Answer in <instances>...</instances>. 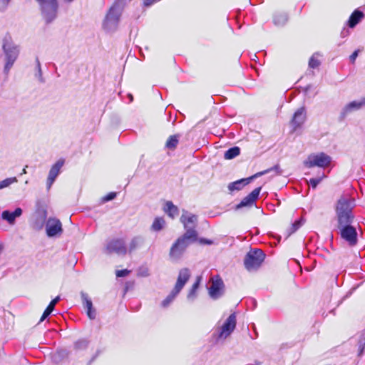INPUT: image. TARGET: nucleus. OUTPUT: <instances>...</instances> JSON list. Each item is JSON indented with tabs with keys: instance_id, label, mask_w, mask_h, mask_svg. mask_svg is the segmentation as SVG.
Returning <instances> with one entry per match:
<instances>
[{
	"instance_id": "f257e3e1",
	"label": "nucleus",
	"mask_w": 365,
	"mask_h": 365,
	"mask_svg": "<svg viewBox=\"0 0 365 365\" xmlns=\"http://www.w3.org/2000/svg\"><path fill=\"white\" fill-rule=\"evenodd\" d=\"M354 201L350 197L342 196L338 200L336 205L337 227L351 225L354 219Z\"/></svg>"
},
{
	"instance_id": "f03ea898",
	"label": "nucleus",
	"mask_w": 365,
	"mask_h": 365,
	"mask_svg": "<svg viewBox=\"0 0 365 365\" xmlns=\"http://www.w3.org/2000/svg\"><path fill=\"white\" fill-rule=\"evenodd\" d=\"M197 240V232L193 230L185 232L178 237L172 245L170 250V257L173 260H178L183 255L187 247Z\"/></svg>"
},
{
	"instance_id": "7ed1b4c3",
	"label": "nucleus",
	"mask_w": 365,
	"mask_h": 365,
	"mask_svg": "<svg viewBox=\"0 0 365 365\" xmlns=\"http://www.w3.org/2000/svg\"><path fill=\"white\" fill-rule=\"evenodd\" d=\"M124 4L125 0H117L110 8L103 24L106 31L112 32L117 29Z\"/></svg>"
},
{
	"instance_id": "20e7f679",
	"label": "nucleus",
	"mask_w": 365,
	"mask_h": 365,
	"mask_svg": "<svg viewBox=\"0 0 365 365\" xmlns=\"http://www.w3.org/2000/svg\"><path fill=\"white\" fill-rule=\"evenodd\" d=\"M2 48L5 56L4 73H8L19 55V47L15 44L10 37L3 40Z\"/></svg>"
},
{
	"instance_id": "39448f33",
	"label": "nucleus",
	"mask_w": 365,
	"mask_h": 365,
	"mask_svg": "<svg viewBox=\"0 0 365 365\" xmlns=\"http://www.w3.org/2000/svg\"><path fill=\"white\" fill-rule=\"evenodd\" d=\"M271 172H274V175H279L282 174V170L280 169L279 165H274V167H272V168H271L269 169L265 170L262 171V172H259V173L255 174L254 175H252V176H251L250 178H243V179H241V180H237L235 182L230 183L229 185H228V189L231 192L235 191V190H240L242 189V187L245 185H246L248 183H250L252 180H253V179H255L256 178H258L259 176L264 175H265L267 173H271Z\"/></svg>"
},
{
	"instance_id": "423d86ee",
	"label": "nucleus",
	"mask_w": 365,
	"mask_h": 365,
	"mask_svg": "<svg viewBox=\"0 0 365 365\" xmlns=\"http://www.w3.org/2000/svg\"><path fill=\"white\" fill-rule=\"evenodd\" d=\"M265 257L264 252L259 249L251 250L245 256L244 264L248 271L257 269Z\"/></svg>"
},
{
	"instance_id": "0eeeda50",
	"label": "nucleus",
	"mask_w": 365,
	"mask_h": 365,
	"mask_svg": "<svg viewBox=\"0 0 365 365\" xmlns=\"http://www.w3.org/2000/svg\"><path fill=\"white\" fill-rule=\"evenodd\" d=\"M40 6L42 16L47 23L53 21L57 16L56 0H36Z\"/></svg>"
},
{
	"instance_id": "6e6552de",
	"label": "nucleus",
	"mask_w": 365,
	"mask_h": 365,
	"mask_svg": "<svg viewBox=\"0 0 365 365\" xmlns=\"http://www.w3.org/2000/svg\"><path fill=\"white\" fill-rule=\"evenodd\" d=\"M47 210L46 208L38 204L35 212L30 220V225L32 229L39 231L43 229L46 223Z\"/></svg>"
},
{
	"instance_id": "1a4fd4ad",
	"label": "nucleus",
	"mask_w": 365,
	"mask_h": 365,
	"mask_svg": "<svg viewBox=\"0 0 365 365\" xmlns=\"http://www.w3.org/2000/svg\"><path fill=\"white\" fill-rule=\"evenodd\" d=\"M331 161V158L329 155L324 153H320L318 154H312L308 156L307 160L304 161V165L307 168H313L315 166L319 168L328 167Z\"/></svg>"
},
{
	"instance_id": "9d476101",
	"label": "nucleus",
	"mask_w": 365,
	"mask_h": 365,
	"mask_svg": "<svg viewBox=\"0 0 365 365\" xmlns=\"http://www.w3.org/2000/svg\"><path fill=\"white\" fill-rule=\"evenodd\" d=\"M341 238L346 242L349 246L354 247L358 243V234L356 229L352 226L346 225L338 227Z\"/></svg>"
},
{
	"instance_id": "9b49d317",
	"label": "nucleus",
	"mask_w": 365,
	"mask_h": 365,
	"mask_svg": "<svg viewBox=\"0 0 365 365\" xmlns=\"http://www.w3.org/2000/svg\"><path fill=\"white\" fill-rule=\"evenodd\" d=\"M236 327V316L235 314H231L225 320L224 324L220 328L218 338L226 339L234 331Z\"/></svg>"
},
{
	"instance_id": "f8f14e48",
	"label": "nucleus",
	"mask_w": 365,
	"mask_h": 365,
	"mask_svg": "<svg viewBox=\"0 0 365 365\" xmlns=\"http://www.w3.org/2000/svg\"><path fill=\"white\" fill-rule=\"evenodd\" d=\"M126 251L125 242L123 239L111 240L107 243L106 247V252L107 254L115 252L118 255H124L126 254Z\"/></svg>"
},
{
	"instance_id": "ddd939ff",
	"label": "nucleus",
	"mask_w": 365,
	"mask_h": 365,
	"mask_svg": "<svg viewBox=\"0 0 365 365\" xmlns=\"http://www.w3.org/2000/svg\"><path fill=\"white\" fill-rule=\"evenodd\" d=\"M180 222L182 223L184 229L186 232L193 230L197 232L195 228L197 222V216L192 214L187 210H183L180 217Z\"/></svg>"
},
{
	"instance_id": "4468645a",
	"label": "nucleus",
	"mask_w": 365,
	"mask_h": 365,
	"mask_svg": "<svg viewBox=\"0 0 365 365\" xmlns=\"http://www.w3.org/2000/svg\"><path fill=\"white\" fill-rule=\"evenodd\" d=\"M45 226L46 234L50 237L60 235L63 232L62 224L61 221L56 217H49Z\"/></svg>"
},
{
	"instance_id": "2eb2a0df",
	"label": "nucleus",
	"mask_w": 365,
	"mask_h": 365,
	"mask_svg": "<svg viewBox=\"0 0 365 365\" xmlns=\"http://www.w3.org/2000/svg\"><path fill=\"white\" fill-rule=\"evenodd\" d=\"M64 162L65 161L63 159H59L51 168L49 173H48V178L46 180L47 190H50L52 185L55 182L56 178L58 177V175H59V173L61 172V169L62 168V167L64 165Z\"/></svg>"
},
{
	"instance_id": "dca6fc26",
	"label": "nucleus",
	"mask_w": 365,
	"mask_h": 365,
	"mask_svg": "<svg viewBox=\"0 0 365 365\" xmlns=\"http://www.w3.org/2000/svg\"><path fill=\"white\" fill-rule=\"evenodd\" d=\"M224 283L218 277L212 278V284L209 288V294L211 298L217 299L223 294Z\"/></svg>"
},
{
	"instance_id": "f3484780",
	"label": "nucleus",
	"mask_w": 365,
	"mask_h": 365,
	"mask_svg": "<svg viewBox=\"0 0 365 365\" xmlns=\"http://www.w3.org/2000/svg\"><path fill=\"white\" fill-rule=\"evenodd\" d=\"M191 272L188 268H183L179 271L177 282L173 288V289L175 290V292H180L185 284L189 280Z\"/></svg>"
},
{
	"instance_id": "a211bd4d",
	"label": "nucleus",
	"mask_w": 365,
	"mask_h": 365,
	"mask_svg": "<svg viewBox=\"0 0 365 365\" xmlns=\"http://www.w3.org/2000/svg\"><path fill=\"white\" fill-rule=\"evenodd\" d=\"M261 191V187H258L252 190L248 195L245 197L240 203L236 205V210H239L243 207L252 206L255 200L258 198V196Z\"/></svg>"
},
{
	"instance_id": "6ab92c4d",
	"label": "nucleus",
	"mask_w": 365,
	"mask_h": 365,
	"mask_svg": "<svg viewBox=\"0 0 365 365\" xmlns=\"http://www.w3.org/2000/svg\"><path fill=\"white\" fill-rule=\"evenodd\" d=\"M306 119V113L304 108H299L294 114L291 121V125L293 131L302 126Z\"/></svg>"
},
{
	"instance_id": "aec40b11",
	"label": "nucleus",
	"mask_w": 365,
	"mask_h": 365,
	"mask_svg": "<svg viewBox=\"0 0 365 365\" xmlns=\"http://www.w3.org/2000/svg\"><path fill=\"white\" fill-rule=\"evenodd\" d=\"M22 209L20 207H17L12 212L9 210H4L1 213V217L3 220H6L9 225H14L15 220L16 217H20L22 215Z\"/></svg>"
},
{
	"instance_id": "412c9836",
	"label": "nucleus",
	"mask_w": 365,
	"mask_h": 365,
	"mask_svg": "<svg viewBox=\"0 0 365 365\" xmlns=\"http://www.w3.org/2000/svg\"><path fill=\"white\" fill-rule=\"evenodd\" d=\"M364 106L362 99L359 101H354L344 106L341 112V118H345L349 113L361 109Z\"/></svg>"
},
{
	"instance_id": "4be33fe9",
	"label": "nucleus",
	"mask_w": 365,
	"mask_h": 365,
	"mask_svg": "<svg viewBox=\"0 0 365 365\" xmlns=\"http://www.w3.org/2000/svg\"><path fill=\"white\" fill-rule=\"evenodd\" d=\"M164 212L172 219L179 215V209L171 201H167L163 207Z\"/></svg>"
},
{
	"instance_id": "5701e85b",
	"label": "nucleus",
	"mask_w": 365,
	"mask_h": 365,
	"mask_svg": "<svg viewBox=\"0 0 365 365\" xmlns=\"http://www.w3.org/2000/svg\"><path fill=\"white\" fill-rule=\"evenodd\" d=\"M364 17L363 12L355 10L352 14L350 16L348 25L351 28H354Z\"/></svg>"
},
{
	"instance_id": "b1692460",
	"label": "nucleus",
	"mask_w": 365,
	"mask_h": 365,
	"mask_svg": "<svg viewBox=\"0 0 365 365\" xmlns=\"http://www.w3.org/2000/svg\"><path fill=\"white\" fill-rule=\"evenodd\" d=\"M61 298L60 296H57L56 298H54L48 304V306L46 307L45 311L43 313V315L41 316L40 319V322H43L44 319H46L53 311L56 304L60 301Z\"/></svg>"
},
{
	"instance_id": "393cba45",
	"label": "nucleus",
	"mask_w": 365,
	"mask_h": 365,
	"mask_svg": "<svg viewBox=\"0 0 365 365\" xmlns=\"http://www.w3.org/2000/svg\"><path fill=\"white\" fill-rule=\"evenodd\" d=\"M202 277L200 276H198L196 279L195 282L192 284L191 289H190L188 294H187V299L193 301L196 297H197V290L199 288V285L200 283Z\"/></svg>"
},
{
	"instance_id": "a878e982",
	"label": "nucleus",
	"mask_w": 365,
	"mask_h": 365,
	"mask_svg": "<svg viewBox=\"0 0 365 365\" xmlns=\"http://www.w3.org/2000/svg\"><path fill=\"white\" fill-rule=\"evenodd\" d=\"M144 243V238L141 236H136L134 237L128 247L129 252H131L134 251L135 250L138 249V247H141L143 244Z\"/></svg>"
},
{
	"instance_id": "bb28decb",
	"label": "nucleus",
	"mask_w": 365,
	"mask_h": 365,
	"mask_svg": "<svg viewBox=\"0 0 365 365\" xmlns=\"http://www.w3.org/2000/svg\"><path fill=\"white\" fill-rule=\"evenodd\" d=\"M288 20L287 14L285 13H277L274 16V24L277 26H282Z\"/></svg>"
},
{
	"instance_id": "cd10ccee",
	"label": "nucleus",
	"mask_w": 365,
	"mask_h": 365,
	"mask_svg": "<svg viewBox=\"0 0 365 365\" xmlns=\"http://www.w3.org/2000/svg\"><path fill=\"white\" fill-rule=\"evenodd\" d=\"M165 225V221L163 217H156L151 226V230L155 232H158L163 230Z\"/></svg>"
},
{
	"instance_id": "c85d7f7f",
	"label": "nucleus",
	"mask_w": 365,
	"mask_h": 365,
	"mask_svg": "<svg viewBox=\"0 0 365 365\" xmlns=\"http://www.w3.org/2000/svg\"><path fill=\"white\" fill-rule=\"evenodd\" d=\"M240 153V149L238 147H232L228 149L224 154V158L227 160L233 159Z\"/></svg>"
},
{
	"instance_id": "c756f323",
	"label": "nucleus",
	"mask_w": 365,
	"mask_h": 365,
	"mask_svg": "<svg viewBox=\"0 0 365 365\" xmlns=\"http://www.w3.org/2000/svg\"><path fill=\"white\" fill-rule=\"evenodd\" d=\"M18 182L16 177L6 178L0 181V190L9 187L11 185Z\"/></svg>"
},
{
	"instance_id": "7c9ffc66",
	"label": "nucleus",
	"mask_w": 365,
	"mask_h": 365,
	"mask_svg": "<svg viewBox=\"0 0 365 365\" xmlns=\"http://www.w3.org/2000/svg\"><path fill=\"white\" fill-rule=\"evenodd\" d=\"M179 292H175V289H173L170 294L162 302L161 305L163 307H167L174 300Z\"/></svg>"
},
{
	"instance_id": "2f4dec72",
	"label": "nucleus",
	"mask_w": 365,
	"mask_h": 365,
	"mask_svg": "<svg viewBox=\"0 0 365 365\" xmlns=\"http://www.w3.org/2000/svg\"><path fill=\"white\" fill-rule=\"evenodd\" d=\"M178 143V138L177 135L170 136L166 142V147L169 149H174Z\"/></svg>"
},
{
	"instance_id": "473e14b6",
	"label": "nucleus",
	"mask_w": 365,
	"mask_h": 365,
	"mask_svg": "<svg viewBox=\"0 0 365 365\" xmlns=\"http://www.w3.org/2000/svg\"><path fill=\"white\" fill-rule=\"evenodd\" d=\"M81 295L83 300V306L86 309V311L91 309L93 307L92 301L89 299L87 294L81 292Z\"/></svg>"
},
{
	"instance_id": "72a5a7b5",
	"label": "nucleus",
	"mask_w": 365,
	"mask_h": 365,
	"mask_svg": "<svg viewBox=\"0 0 365 365\" xmlns=\"http://www.w3.org/2000/svg\"><path fill=\"white\" fill-rule=\"evenodd\" d=\"M324 178H326V175H324V173H323L318 178H311L309 180V183L311 185V186L312 187V188H316L317 186L320 183V182L322 180V179H324Z\"/></svg>"
},
{
	"instance_id": "f704fd0d",
	"label": "nucleus",
	"mask_w": 365,
	"mask_h": 365,
	"mask_svg": "<svg viewBox=\"0 0 365 365\" xmlns=\"http://www.w3.org/2000/svg\"><path fill=\"white\" fill-rule=\"evenodd\" d=\"M317 53L314 54L309 59V66L312 68H317L320 65V61L317 58Z\"/></svg>"
},
{
	"instance_id": "c9c22d12",
	"label": "nucleus",
	"mask_w": 365,
	"mask_h": 365,
	"mask_svg": "<svg viewBox=\"0 0 365 365\" xmlns=\"http://www.w3.org/2000/svg\"><path fill=\"white\" fill-rule=\"evenodd\" d=\"M88 341L86 339H79L74 344L76 349H84L88 346Z\"/></svg>"
},
{
	"instance_id": "e433bc0d",
	"label": "nucleus",
	"mask_w": 365,
	"mask_h": 365,
	"mask_svg": "<svg viewBox=\"0 0 365 365\" xmlns=\"http://www.w3.org/2000/svg\"><path fill=\"white\" fill-rule=\"evenodd\" d=\"M365 352V336L359 341V355Z\"/></svg>"
},
{
	"instance_id": "4c0bfd02",
	"label": "nucleus",
	"mask_w": 365,
	"mask_h": 365,
	"mask_svg": "<svg viewBox=\"0 0 365 365\" xmlns=\"http://www.w3.org/2000/svg\"><path fill=\"white\" fill-rule=\"evenodd\" d=\"M149 269L147 267H141L138 269V275L140 277L149 276Z\"/></svg>"
},
{
	"instance_id": "58836bf2",
	"label": "nucleus",
	"mask_w": 365,
	"mask_h": 365,
	"mask_svg": "<svg viewBox=\"0 0 365 365\" xmlns=\"http://www.w3.org/2000/svg\"><path fill=\"white\" fill-rule=\"evenodd\" d=\"M116 197V193L114 192H110L103 197V202H108L113 200Z\"/></svg>"
},
{
	"instance_id": "ea45409f",
	"label": "nucleus",
	"mask_w": 365,
	"mask_h": 365,
	"mask_svg": "<svg viewBox=\"0 0 365 365\" xmlns=\"http://www.w3.org/2000/svg\"><path fill=\"white\" fill-rule=\"evenodd\" d=\"M130 273V271L128 269H121V270H117L116 271V276L117 277H123L127 276Z\"/></svg>"
},
{
	"instance_id": "a19ab883",
	"label": "nucleus",
	"mask_w": 365,
	"mask_h": 365,
	"mask_svg": "<svg viewBox=\"0 0 365 365\" xmlns=\"http://www.w3.org/2000/svg\"><path fill=\"white\" fill-rule=\"evenodd\" d=\"M86 313L90 319H94L96 317V312L93 307H92L91 309L87 310Z\"/></svg>"
},
{
	"instance_id": "79ce46f5",
	"label": "nucleus",
	"mask_w": 365,
	"mask_h": 365,
	"mask_svg": "<svg viewBox=\"0 0 365 365\" xmlns=\"http://www.w3.org/2000/svg\"><path fill=\"white\" fill-rule=\"evenodd\" d=\"M359 50H356L355 51L353 52V53L350 56L349 58H350V61L351 63H354L356 58H357L358 55H359Z\"/></svg>"
},
{
	"instance_id": "37998d69",
	"label": "nucleus",
	"mask_w": 365,
	"mask_h": 365,
	"mask_svg": "<svg viewBox=\"0 0 365 365\" xmlns=\"http://www.w3.org/2000/svg\"><path fill=\"white\" fill-rule=\"evenodd\" d=\"M302 222L301 220L296 221L292 225L293 232H295L302 225Z\"/></svg>"
},
{
	"instance_id": "c03bdc74",
	"label": "nucleus",
	"mask_w": 365,
	"mask_h": 365,
	"mask_svg": "<svg viewBox=\"0 0 365 365\" xmlns=\"http://www.w3.org/2000/svg\"><path fill=\"white\" fill-rule=\"evenodd\" d=\"M156 0H143V4L145 6H148L153 4Z\"/></svg>"
},
{
	"instance_id": "a18cd8bd",
	"label": "nucleus",
	"mask_w": 365,
	"mask_h": 365,
	"mask_svg": "<svg viewBox=\"0 0 365 365\" xmlns=\"http://www.w3.org/2000/svg\"><path fill=\"white\" fill-rule=\"evenodd\" d=\"M200 242L201 243L207 244V245H211L212 243L211 240H207V239H200Z\"/></svg>"
},
{
	"instance_id": "49530a36",
	"label": "nucleus",
	"mask_w": 365,
	"mask_h": 365,
	"mask_svg": "<svg viewBox=\"0 0 365 365\" xmlns=\"http://www.w3.org/2000/svg\"><path fill=\"white\" fill-rule=\"evenodd\" d=\"M37 66H38L39 74L41 75V64L38 61H37Z\"/></svg>"
},
{
	"instance_id": "de8ad7c7",
	"label": "nucleus",
	"mask_w": 365,
	"mask_h": 365,
	"mask_svg": "<svg viewBox=\"0 0 365 365\" xmlns=\"http://www.w3.org/2000/svg\"><path fill=\"white\" fill-rule=\"evenodd\" d=\"M4 4H7L9 0H1Z\"/></svg>"
},
{
	"instance_id": "09e8293b",
	"label": "nucleus",
	"mask_w": 365,
	"mask_h": 365,
	"mask_svg": "<svg viewBox=\"0 0 365 365\" xmlns=\"http://www.w3.org/2000/svg\"><path fill=\"white\" fill-rule=\"evenodd\" d=\"M128 97H129L130 101V102L133 101V96L131 94H129Z\"/></svg>"
},
{
	"instance_id": "8fccbe9b",
	"label": "nucleus",
	"mask_w": 365,
	"mask_h": 365,
	"mask_svg": "<svg viewBox=\"0 0 365 365\" xmlns=\"http://www.w3.org/2000/svg\"><path fill=\"white\" fill-rule=\"evenodd\" d=\"M26 168H24L23 170H22L21 175L26 174Z\"/></svg>"
},
{
	"instance_id": "3c124183",
	"label": "nucleus",
	"mask_w": 365,
	"mask_h": 365,
	"mask_svg": "<svg viewBox=\"0 0 365 365\" xmlns=\"http://www.w3.org/2000/svg\"><path fill=\"white\" fill-rule=\"evenodd\" d=\"M362 103H364V106H365V97L362 98Z\"/></svg>"
},
{
	"instance_id": "603ef678",
	"label": "nucleus",
	"mask_w": 365,
	"mask_h": 365,
	"mask_svg": "<svg viewBox=\"0 0 365 365\" xmlns=\"http://www.w3.org/2000/svg\"><path fill=\"white\" fill-rule=\"evenodd\" d=\"M341 35H342L343 36H344V35H345V34H344V31H343V32H341Z\"/></svg>"
}]
</instances>
